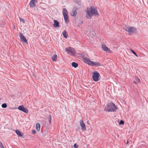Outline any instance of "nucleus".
Returning <instances> with one entry per match:
<instances>
[{
  "label": "nucleus",
  "instance_id": "4468645a",
  "mask_svg": "<svg viewBox=\"0 0 148 148\" xmlns=\"http://www.w3.org/2000/svg\"><path fill=\"white\" fill-rule=\"evenodd\" d=\"M54 24L53 26L55 27H58L59 26V22L56 20H54Z\"/></svg>",
  "mask_w": 148,
  "mask_h": 148
},
{
  "label": "nucleus",
  "instance_id": "c756f323",
  "mask_svg": "<svg viewBox=\"0 0 148 148\" xmlns=\"http://www.w3.org/2000/svg\"><path fill=\"white\" fill-rule=\"evenodd\" d=\"M128 143H129V140H127V143L126 144H128Z\"/></svg>",
  "mask_w": 148,
  "mask_h": 148
},
{
  "label": "nucleus",
  "instance_id": "c85d7f7f",
  "mask_svg": "<svg viewBox=\"0 0 148 148\" xmlns=\"http://www.w3.org/2000/svg\"><path fill=\"white\" fill-rule=\"evenodd\" d=\"M137 79H138L137 82H138V83L140 82V80L138 78H137Z\"/></svg>",
  "mask_w": 148,
  "mask_h": 148
},
{
  "label": "nucleus",
  "instance_id": "6ab92c4d",
  "mask_svg": "<svg viewBox=\"0 0 148 148\" xmlns=\"http://www.w3.org/2000/svg\"><path fill=\"white\" fill-rule=\"evenodd\" d=\"M62 34L64 37L65 38H66L68 36V34L66 32V31L64 30V31L62 33Z\"/></svg>",
  "mask_w": 148,
  "mask_h": 148
},
{
  "label": "nucleus",
  "instance_id": "ddd939ff",
  "mask_svg": "<svg viewBox=\"0 0 148 148\" xmlns=\"http://www.w3.org/2000/svg\"><path fill=\"white\" fill-rule=\"evenodd\" d=\"M91 62V66H101V64L99 62H94L93 61H92Z\"/></svg>",
  "mask_w": 148,
  "mask_h": 148
},
{
  "label": "nucleus",
  "instance_id": "cd10ccee",
  "mask_svg": "<svg viewBox=\"0 0 148 148\" xmlns=\"http://www.w3.org/2000/svg\"><path fill=\"white\" fill-rule=\"evenodd\" d=\"M32 133L33 134H34L36 133V131L35 130H33Z\"/></svg>",
  "mask_w": 148,
  "mask_h": 148
},
{
  "label": "nucleus",
  "instance_id": "aec40b11",
  "mask_svg": "<svg viewBox=\"0 0 148 148\" xmlns=\"http://www.w3.org/2000/svg\"><path fill=\"white\" fill-rule=\"evenodd\" d=\"M71 64L72 66L75 68L77 67L78 65V64L77 63L75 62H72Z\"/></svg>",
  "mask_w": 148,
  "mask_h": 148
},
{
  "label": "nucleus",
  "instance_id": "f257e3e1",
  "mask_svg": "<svg viewBox=\"0 0 148 148\" xmlns=\"http://www.w3.org/2000/svg\"><path fill=\"white\" fill-rule=\"evenodd\" d=\"M86 17L88 19H90L92 17V15H98L99 13L97 9L93 6L87 9L86 11Z\"/></svg>",
  "mask_w": 148,
  "mask_h": 148
},
{
  "label": "nucleus",
  "instance_id": "39448f33",
  "mask_svg": "<svg viewBox=\"0 0 148 148\" xmlns=\"http://www.w3.org/2000/svg\"><path fill=\"white\" fill-rule=\"evenodd\" d=\"M65 51L68 53H71L73 56H74L75 54V51L73 48L71 47L67 48L65 49Z\"/></svg>",
  "mask_w": 148,
  "mask_h": 148
},
{
  "label": "nucleus",
  "instance_id": "0eeeda50",
  "mask_svg": "<svg viewBox=\"0 0 148 148\" xmlns=\"http://www.w3.org/2000/svg\"><path fill=\"white\" fill-rule=\"evenodd\" d=\"M19 37L21 41L28 44L27 40L23 34L20 33L19 35Z\"/></svg>",
  "mask_w": 148,
  "mask_h": 148
},
{
  "label": "nucleus",
  "instance_id": "2f4dec72",
  "mask_svg": "<svg viewBox=\"0 0 148 148\" xmlns=\"http://www.w3.org/2000/svg\"><path fill=\"white\" fill-rule=\"evenodd\" d=\"M94 34H93V35H94V34H95V32H94Z\"/></svg>",
  "mask_w": 148,
  "mask_h": 148
},
{
  "label": "nucleus",
  "instance_id": "5701e85b",
  "mask_svg": "<svg viewBox=\"0 0 148 148\" xmlns=\"http://www.w3.org/2000/svg\"><path fill=\"white\" fill-rule=\"evenodd\" d=\"M48 119H49L50 124H51V115L49 116Z\"/></svg>",
  "mask_w": 148,
  "mask_h": 148
},
{
  "label": "nucleus",
  "instance_id": "412c9836",
  "mask_svg": "<svg viewBox=\"0 0 148 148\" xmlns=\"http://www.w3.org/2000/svg\"><path fill=\"white\" fill-rule=\"evenodd\" d=\"M1 106L3 108H6L7 107V105L6 103H4L2 104Z\"/></svg>",
  "mask_w": 148,
  "mask_h": 148
},
{
  "label": "nucleus",
  "instance_id": "a878e982",
  "mask_svg": "<svg viewBox=\"0 0 148 148\" xmlns=\"http://www.w3.org/2000/svg\"><path fill=\"white\" fill-rule=\"evenodd\" d=\"M74 147L75 148H78V146L77 145L76 143H75L74 145Z\"/></svg>",
  "mask_w": 148,
  "mask_h": 148
},
{
  "label": "nucleus",
  "instance_id": "9b49d317",
  "mask_svg": "<svg viewBox=\"0 0 148 148\" xmlns=\"http://www.w3.org/2000/svg\"><path fill=\"white\" fill-rule=\"evenodd\" d=\"M101 47L102 49L106 52L108 53L110 52V50L105 44H103L102 45Z\"/></svg>",
  "mask_w": 148,
  "mask_h": 148
},
{
  "label": "nucleus",
  "instance_id": "393cba45",
  "mask_svg": "<svg viewBox=\"0 0 148 148\" xmlns=\"http://www.w3.org/2000/svg\"><path fill=\"white\" fill-rule=\"evenodd\" d=\"M124 121L123 120H121L120 121L119 123V125L123 124H124Z\"/></svg>",
  "mask_w": 148,
  "mask_h": 148
},
{
  "label": "nucleus",
  "instance_id": "20e7f679",
  "mask_svg": "<svg viewBox=\"0 0 148 148\" xmlns=\"http://www.w3.org/2000/svg\"><path fill=\"white\" fill-rule=\"evenodd\" d=\"M124 29L126 31L128 32L130 34H133L136 31V28L133 26L130 27L128 28L125 29Z\"/></svg>",
  "mask_w": 148,
  "mask_h": 148
},
{
  "label": "nucleus",
  "instance_id": "f3484780",
  "mask_svg": "<svg viewBox=\"0 0 148 148\" xmlns=\"http://www.w3.org/2000/svg\"><path fill=\"white\" fill-rule=\"evenodd\" d=\"M36 129L37 131H39L40 129V125L39 123H37L36 124Z\"/></svg>",
  "mask_w": 148,
  "mask_h": 148
},
{
  "label": "nucleus",
  "instance_id": "f8f14e48",
  "mask_svg": "<svg viewBox=\"0 0 148 148\" xmlns=\"http://www.w3.org/2000/svg\"><path fill=\"white\" fill-rule=\"evenodd\" d=\"M83 61L86 63H87L88 65H91L92 61H91L89 58H83Z\"/></svg>",
  "mask_w": 148,
  "mask_h": 148
},
{
  "label": "nucleus",
  "instance_id": "1a4fd4ad",
  "mask_svg": "<svg viewBox=\"0 0 148 148\" xmlns=\"http://www.w3.org/2000/svg\"><path fill=\"white\" fill-rule=\"evenodd\" d=\"M18 109L26 113H27L28 112V110L26 108H24L23 106H19L18 107Z\"/></svg>",
  "mask_w": 148,
  "mask_h": 148
},
{
  "label": "nucleus",
  "instance_id": "6e6552de",
  "mask_svg": "<svg viewBox=\"0 0 148 148\" xmlns=\"http://www.w3.org/2000/svg\"><path fill=\"white\" fill-rule=\"evenodd\" d=\"M79 122L82 130L83 131L86 130V125L83 121L82 120H80Z\"/></svg>",
  "mask_w": 148,
  "mask_h": 148
},
{
  "label": "nucleus",
  "instance_id": "b1692460",
  "mask_svg": "<svg viewBox=\"0 0 148 148\" xmlns=\"http://www.w3.org/2000/svg\"><path fill=\"white\" fill-rule=\"evenodd\" d=\"M0 147L1 148H5L3 146L2 143L1 142H0Z\"/></svg>",
  "mask_w": 148,
  "mask_h": 148
},
{
  "label": "nucleus",
  "instance_id": "7ed1b4c3",
  "mask_svg": "<svg viewBox=\"0 0 148 148\" xmlns=\"http://www.w3.org/2000/svg\"><path fill=\"white\" fill-rule=\"evenodd\" d=\"M62 13L64 16V18L65 22L68 23L69 21L68 12L66 9L65 8H64L63 9Z\"/></svg>",
  "mask_w": 148,
  "mask_h": 148
},
{
  "label": "nucleus",
  "instance_id": "7c9ffc66",
  "mask_svg": "<svg viewBox=\"0 0 148 148\" xmlns=\"http://www.w3.org/2000/svg\"><path fill=\"white\" fill-rule=\"evenodd\" d=\"M134 83H135V84H137L136 82H134Z\"/></svg>",
  "mask_w": 148,
  "mask_h": 148
},
{
  "label": "nucleus",
  "instance_id": "bb28decb",
  "mask_svg": "<svg viewBox=\"0 0 148 148\" xmlns=\"http://www.w3.org/2000/svg\"><path fill=\"white\" fill-rule=\"evenodd\" d=\"M20 20L21 21H22L23 23H25V21L24 20L23 18H20Z\"/></svg>",
  "mask_w": 148,
  "mask_h": 148
},
{
  "label": "nucleus",
  "instance_id": "dca6fc26",
  "mask_svg": "<svg viewBox=\"0 0 148 148\" xmlns=\"http://www.w3.org/2000/svg\"><path fill=\"white\" fill-rule=\"evenodd\" d=\"M15 132L16 133L20 136H21L23 135V134L21 133V132L18 130H16Z\"/></svg>",
  "mask_w": 148,
  "mask_h": 148
},
{
  "label": "nucleus",
  "instance_id": "9d476101",
  "mask_svg": "<svg viewBox=\"0 0 148 148\" xmlns=\"http://www.w3.org/2000/svg\"><path fill=\"white\" fill-rule=\"evenodd\" d=\"M37 0H31L29 3V6L31 8H33L36 6L35 2H37Z\"/></svg>",
  "mask_w": 148,
  "mask_h": 148
},
{
  "label": "nucleus",
  "instance_id": "4be33fe9",
  "mask_svg": "<svg viewBox=\"0 0 148 148\" xmlns=\"http://www.w3.org/2000/svg\"><path fill=\"white\" fill-rule=\"evenodd\" d=\"M131 50L132 52L137 57H138V55L136 54V53L132 49H131Z\"/></svg>",
  "mask_w": 148,
  "mask_h": 148
},
{
  "label": "nucleus",
  "instance_id": "2eb2a0df",
  "mask_svg": "<svg viewBox=\"0 0 148 148\" xmlns=\"http://www.w3.org/2000/svg\"><path fill=\"white\" fill-rule=\"evenodd\" d=\"M77 11L76 10H72L71 13V15L72 16H75L77 14Z\"/></svg>",
  "mask_w": 148,
  "mask_h": 148
},
{
  "label": "nucleus",
  "instance_id": "a211bd4d",
  "mask_svg": "<svg viewBox=\"0 0 148 148\" xmlns=\"http://www.w3.org/2000/svg\"><path fill=\"white\" fill-rule=\"evenodd\" d=\"M52 59L53 61H56L57 60V56L56 55H54L52 57Z\"/></svg>",
  "mask_w": 148,
  "mask_h": 148
},
{
  "label": "nucleus",
  "instance_id": "f03ea898",
  "mask_svg": "<svg viewBox=\"0 0 148 148\" xmlns=\"http://www.w3.org/2000/svg\"><path fill=\"white\" fill-rule=\"evenodd\" d=\"M117 109V108L112 102L108 103L105 108V110L108 112H115Z\"/></svg>",
  "mask_w": 148,
  "mask_h": 148
},
{
  "label": "nucleus",
  "instance_id": "423d86ee",
  "mask_svg": "<svg viewBox=\"0 0 148 148\" xmlns=\"http://www.w3.org/2000/svg\"><path fill=\"white\" fill-rule=\"evenodd\" d=\"M92 78L93 80L95 82H97L99 80V78L100 75L97 71H95L93 73Z\"/></svg>",
  "mask_w": 148,
  "mask_h": 148
}]
</instances>
